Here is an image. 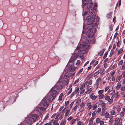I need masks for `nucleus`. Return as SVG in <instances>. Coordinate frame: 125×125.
Wrapping results in <instances>:
<instances>
[{"label": "nucleus", "mask_w": 125, "mask_h": 125, "mask_svg": "<svg viewBox=\"0 0 125 125\" xmlns=\"http://www.w3.org/2000/svg\"><path fill=\"white\" fill-rule=\"evenodd\" d=\"M89 47V45H84V44L78 45L76 49L77 50L79 49L78 51V53H76L72 55L66 67L67 68H68V70L69 71L73 72L75 71V68L73 67V62L78 57H81L82 60L83 59V55L87 52V49Z\"/></svg>", "instance_id": "1"}, {"label": "nucleus", "mask_w": 125, "mask_h": 125, "mask_svg": "<svg viewBox=\"0 0 125 125\" xmlns=\"http://www.w3.org/2000/svg\"><path fill=\"white\" fill-rule=\"evenodd\" d=\"M59 84V83H57L52 88L50 92V94H47L42 100L41 104L46 107L48 106L49 103L55 98L58 94V91L62 87L61 85Z\"/></svg>", "instance_id": "2"}, {"label": "nucleus", "mask_w": 125, "mask_h": 125, "mask_svg": "<svg viewBox=\"0 0 125 125\" xmlns=\"http://www.w3.org/2000/svg\"><path fill=\"white\" fill-rule=\"evenodd\" d=\"M39 117L37 114H30L27 116L25 121L29 125H30L36 121Z\"/></svg>", "instance_id": "3"}, {"label": "nucleus", "mask_w": 125, "mask_h": 125, "mask_svg": "<svg viewBox=\"0 0 125 125\" xmlns=\"http://www.w3.org/2000/svg\"><path fill=\"white\" fill-rule=\"evenodd\" d=\"M42 101L40 103V104L38 105V106L36 107L35 110L37 113L40 115H42L43 112L45 111L46 110V108H45L42 107V106L47 107H46L42 104H41Z\"/></svg>", "instance_id": "4"}, {"label": "nucleus", "mask_w": 125, "mask_h": 125, "mask_svg": "<svg viewBox=\"0 0 125 125\" xmlns=\"http://www.w3.org/2000/svg\"><path fill=\"white\" fill-rule=\"evenodd\" d=\"M95 17L96 15L94 14L87 17L86 18V20L88 24H90L93 23L95 20Z\"/></svg>", "instance_id": "5"}, {"label": "nucleus", "mask_w": 125, "mask_h": 125, "mask_svg": "<svg viewBox=\"0 0 125 125\" xmlns=\"http://www.w3.org/2000/svg\"><path fill=\"white\" fill-rule=\"evenodd\" d=\"M67 79L65 77L63 78L62 76L60 77L59 82L58 83H59V85H61L62 86V83H65L67 82Z\"/></svg>", "instance_id": "6"}, {"label": "nucleus", "mask_w": 125, "mask_h": 125, "mask_svg": "<svg viewBox=\"0 0 125 125\" xmlns=\"http://www.w3.org/2000/svg\"><path fill=\"white\" fill-rule=\"evenodd\" d=\"M85 31L86 32V35H88L87 36L88 37L90 36L92 37L93 36V35L92 34L93 32V31L92 29H90L89 30H87Z\"/></svg>", "instance_id": "7"}, {"label": "nucleus", "mask_w": 125, "mask_h": 125, "mask_svg": "<svg viewBox=\"0 0 125 125\" xmlns=\"http://www.w3.org/2000/svg\"><path fill=\"white\" fill-rule=\"evenodd\" d=\"M105 100L108 101L109 103H111L113 101V99L112 98L110 99V97L109 95H106L105 96Z\"/></svg>", "instance_id": "8"}, {"label": "nucleus", "mask_w": 125, "mask_h": 125, "mask_svg": "<svg viewBox=\"0 0 125 125\" xmlns=\"http://www.w3.org/2000/svg\"><path fill=\"white\" fill-rule=\"evenodd\" d=\"M70 109L68 107H67V109L65 111V113L64 114V116L66 117L70 114Z\"/></svg>", "instance_id": "9"}, {"label": "nucleus", "mask_w": 125, "mask_h": 125, "mask_svg": "<svg viewBox=\"0 0 125 125\" xmlns=\"http://www.w3.org/2000/svg\"><path fill=\"white\" fill-rule=\"evenodd\" d=\"M86 105L87 107V108L89 110H90L93 107L92 103L90 102H88L87 103Z\"/></svg>", "instance_id": "10"}, {"label": "nucleus", "mask_w": 125, "mask_h": 125, "mask_svg": "<svg viewBox=\"0 0 125 125\" xmlns=\"http://www.w3.org/2000/svg\"><path fill=\"white\" fill-rule=\"evenodd\" d=\"M92 83V80H90L89 81H87L84 83L86 85H88V84L91 85Z\"/></svg>", "instance_id": "11"}, {"label": "nucleus", "mask_w": 125, "mask_h": 125, "mask_svg": "<svg viewBox=\"0 0 125 125\" xmlns=\"http://www.w3.org/2000/svg\"><path fill=\"white\" fill-rule=\"evenodd\" d=\"M118 92L115 93L112 96L113 99L114 98H117L118 96Z\"/></svg>", "instance_id": "12"}, {"label": "nucleus", "mask_w": 125, "mask_h": 125, "mask_svg": "<svg viewBox=\"0 0 125 125\" xmlns=\"http://www.w3.org/2000/svg\"><path fill=\"white\" fill-rule=\"evenodd\" d=\"M66 123V120L65 119H63L61 121L60 125H65Z\"/></svg>", "instance_id": "13"}, {"label": "nucleus", "mask_w": 125, "mask_h": 125, "mask_svg": "<svg viewBox=\"0 0 125 125\" xmlns=\"http://www.w3.org/2000/svg\"><path fill=\"white\" fill-rule=\"evenodd\" d=\"M121 122H120V119L118 118H116L115 119L114 124L116 125V124L119 123Z\"/></svg>", "instance_id": "14"}, {"label": "nucleus", "mask_w": 125, "mask_h": 125, "mask_svg": "<svg viewBox=\"0 0 125 125\" xmlns=\"http://www.w3.org/2000/svg\"><path fill=\"white\" fill-rule=\"evenodd\" d=\"M93 75V74L92 73L90 74L88 76L86 77V79L87 80H89L91 78L92 76Z\"/></svg>", "instance_id": "15"}, {"label": "nucleus", "mask_w": 125, "mask_h": 125, "mask_svg": "<svg viewBox=\"0 0 125 125\" xmlns=\"http://www.w3.org/2000/svg\"><path fill=\"white\" fill-rule=\"evenodd\" d=\"M104 50H102V51H101L100 52H99L98 53V55H97V56L99 55H100V56H102L104 53Z\"/></svg>", "instance_id": "16"}, {"label": "nucleus", "mask_w": 125, "mask_h": 125, "mask_svg": "<svg viewBox=\"0 0 125 125\" xmlns=\"http://www.w3.org/2000/svg\"><path fill=\"white\" fill-rule=\"evenodd\" d=\"M94 118L93 117H91L89 121V124H92Z\"/></svg>", "instance_id": "17"}, {"label": "nucleus", "mask_w": 125, "mask_h": 125, "mask_svg": "<svg viewBox=\"0 0 125 125\" xmlns=\"http://www.w3.org/2000/svg\"><path fill=\"white\" fill-rule=\"evenodd\" d=\"M97 96L95 95L90 97V98L93 100H95L97 98Z\"/></svg>", "instance_id": "18"}, {"label": "nucleus", "mask_w": 125, "mask_h": 125, "mask_svg": "<svg viewBox=\"0 0 125 125\" xmlns=\"http://www.w3.org/2000/svg\"><path fill=\"white\" fill-rule=\"evenodd\" d=\"M101 81V78L99 77L96 80V83L98 84Z\"/></svg>", "instance_id": "19"}, {"label": "nucleus", "mask_w": 125, "mask_h": 125, "mask_svg": "<svg viewBox=\"0 0 125 125\" xmlns=\"http://www.w3.org/2000/svg\"><path fill=\"white\" fill-rule=\"evenodd\" d=\"M121 86V84L119 83H118L116 87V88L117 90L119 89L120 87Z\"/></svg>", "instance_id": "20"}, {"label": "nucleus", "mask_w": 125, "mask_h": 125, "mask_svg": "<svg viewBox=\"0 0 125 125\" xmlns=\"http://www.w3.org/2000/svg\"><path fill=\"white\" fill-rule=\"evenodd\" d=\"M100 70H99L97 72H96L94 74V77H95V76H97V75H98L100 73Z\"/></svg>", "instance_id": "21"}, {"label": "nucleus", "mask_w": 125, "mask_h": 125, "mask_svg": "<svg viewBox=\"0 0 125 125\" xmlns=\"http://www.w3.org/2000/svg\"><path fill=\"white\" fill-rule=\"evenodd\" d=\"M63 95V93H61L59 97L58 100L59 101H61L62 99V97Z\"/></svg>", "instance_id": "22"}, {"label": "nucleus", "mask_w": 125, "mask_h": 125, "mask_svg": "<svg viewBox=\"0 0 125 125\" xmlns=\"http://www.w3.org/2000/svg\"><path fill=\"white\" fill-rule=\"evenodd\" d=\"M122 77V75H121L118 76L117 78L116 81L117 82L119 81L121 79Z\"/></svg>", "instance_id": "23"}, {"label": "nucleus", "mask_w": 125, "mask_h": 125, "mask_svg": "<svg viewBox=\"0 0 125 125\" xmlns=\"http://www.w3.org/2000/svg\"><path fill=\"white\" fill-rule=\"evenodd\" d=\"M70 75V74H69V73H66L64 74V76L65 77H66V78H69Z\"/></svg>", "instance_id": "24"}, {"label": "nucleus", "mask_w": 125, "mask_h": 125, "mask_svg": "<svg viewBox=\"0 0 125 125\" xmlns=\"http://www.w3.org/2000/svg\"><path fill=\"white\" fill-rule=\"evenodd\" d=\"M53 125H59V124L57 122L56 120H55L52 122Z\"/></svg>", "instance_id": "25"}, {"label": "nucleus", "mask_w": 125, "mask_h": 125, "mask_svg": "<svg viewBox=\"0 0 125 125\" xmlns=\"http://www.w3.org/2000/svg\"><path fill=\"white\" fill-rule=\"evenodd\" d=\"M104 116L106 118H108L109 117V115L107 113H106L104 114Z\"/></svg>", "instance_id": "26"}, {"label": "nucleus", "mask_w": 125, "mask_h": 125, "mask_svg": "<svg viewBox=\"0 0 125 125\" xmlns=\"http://www.w3.org/2000/svg\"><path fill=\"white\" fill-rule=\"evenodd\" d=\"M104 90H100L98 91V93L99 95L102 94L103 93Z\"/></svg>", "instance_id": "27"}, {"label": "nucleus", "mask_w": 125, "mask_h": 125, "mask_svg": "<svg viewBox=\"0 0 125 125\" xmlns=\"http://www.w3.org/2000/svg\"><path fill=\"white\" fill-rule=\"evenodd\" d=\"M85 85H85L84 83L83 84H82L81 86L80 89V90L83 89L85 87Z\"/></svg>", "instance_id": "28"}, {"label": "nucleus", "mask_w": 125, "mask_h": 125, "mask_svg": "<svg viewBox=\"0 0 125 125\" xmlns=\"http://www.w3.org/2000/svg\"><path fill=\"white\" fill-rule=\"evenodd\" d=\"M115 71H113L112 72V73H110V76H114V75H115Z\"/></svg>", "instance_id": "29"}, {"label": "nucleus", "mask_w": 125, "mask_h": 125, "mask_svg": "<svg viewBox=\"0 0 125 125\" xmlns=\"http://www.w3.org/2000/svg\"><path fill=\"white\" fill-rule=\"evenodd\" d=\"M115 112L114 110H113L111 111V114L112 115H115Z\"/></svg>", "instance_id": "30"}, {"label": "nucleus", "mask_w": 125, "mask_h": 125, "mask_svg": "<svg viewBox=\"0 0 125 125\" xmlns=\"http://www.w3.org/2000/svg\"><path fill=\"white\" fill-rule=\"evenodd\" d=\"M121 107L120 106H118L117 107L116 109L118 112H120L121 111Z\"/></svg>", "instance_id": "31"}, {"label": "nucleus", "mask_w": 125, "mask_h": 125, "mask_svg": "<svg viewBox=\"0 0 125 125\" xmlns=\"http://www.w3.org/2000/svg\"><path fill=\"white\" fill-rule=\"evenodd\" d=\"M79 88H77L76 89L75 91L74 92V93H75V94H77L79 93Z\"/></svg>", "instance_id": "32"}, {"label": "nucleus", "mask_w": 125, "mask_h": 125, "mask_svg": "<svg viewBox=\"0 0 125 125\" xmlns=\"http://www.w3.org/2000/svg\"><path fill=\"white\" fill-rule=\"evenodd\" d=\"M123 51V49L121 48L120 49L118 52V54H120Z\"/></svg>", "instance_id": "33"}, {"label": "nucleus", "mask_w": 125, "mask_h": 125, "mask_svg": "<svg viewBox=\"0 0 125 125\" xmlns=\"http://www.w3.org/2000/svg\"><path fill=\"white\" fill-rule=\"evenodd\" d=\"M85 103H83V102H82L81 103V104L80 105V106L81 108H83V106H84L85 105Z\"/></svg>", "instance_id": "34"}, {"label": "nucleus", "mask_w": 125, "mask_h": 125, "mask_svg": "<svg viewBox=\"0 0 125 125\" xmlns=\"http://www.w3.org/2000/svg\"><path fill=\"white\" fill-rule=\"evenodd\" d=\"M93 89L92 88H91L89 89L87 91V93L88 94L90 93L92 91Z\"/></svg>", "instance_id": "35"}, {"label": "nucleus", "mask_w": 125, "mask_h": 125, "mask_svg": "<svg viewBox=\"0 0 125 125\" xmlns=\"http://www.w3.org/2000/svg\"><path fill=\"white\" fill-rule=\"evenodd\" d=\"M77 124L78 125H83V123L81 121H80L77 122Z\"/></svg>", "instance_id": "36"}, {"label": "nucleus", "mask_w": 125, "mask_h": 125, "mask_svg": "<svg viewBox=\"0 0 125 125\" xmlns=\"http://www.w3.org/2000/svg\"><path fill=\"white\" fill-rule=\"evenodd\" d=\"M107 17L108 18H111V13H110L108 14L107 15Z\"/></svg>", "instance_id": "37"}, {"label": "nucleus", "mask_w": 125, "mask_h": 125, "mask_svg": "<svg viewBox=\"0 0 125 125\" xmlns=\"http://www.w3.org/2000/svg\"><path fill=\"white\" fill-rule=\"evenodd\" d=\"M52 120H51L49 123H46L44 125H51V122H52Z\"/></svg>", "instance_id": "38"}, {"label": "nucleus", "mask_w": 125, "mask_h": 125, "mask_svg": "<svg viewBox=\"0 0 125 125\" xmlns=\"http://www.w3.org/2000/svg\"><path fill=\"white\" fill-rule=\"evenodd\" d=\"M80 61L79 60H78L77 61V62L76 64V65L77 66L78 65L80 64Z\"/></svg>", "instance_id": "39"}, {"label": "nucleus", "mask_w": 125, "mask_h": 125, "mask_svg": "<svg viewBox=\"0 0 125 125\" xmlns=\"http://www.w3.org/2000/svg\"><path fill=\"white\" fill-rule=\"evenodd\" d=\"M104 96V94H101L100 95L99 97V99H101L103 98Z\"/></svg>", "instance_id": "40"}, {"label": "nucleus", "mask_w": 125, "mask_h": 125, "mask_svg": "<svg viewBox=\"0 0 125 125\" xmlns=\"http://www.w3.org/2000/svg\"><path fill=\"white\" fill-rule=\"evenodd\" d=\"M93 110H95L96 108L97 107V105L96 104H94L93 106Z\"/></svg>", "instance_id": "41"}, {"label": "nucleus", "mask_w": 125, "mask_h": 125, "mask_svg": "<svg viewBox=\"0 0 125 125\" xmlns=\"http://www.w3.org/2000/svg\"><path fill=\"white\" fill-rule=\"evenodd\" d=\"M123 62V61L122 60L120 61L119 62L118 64L119 65H121Z\"/></svg>", "instance_id": "42"}, {"label": "nucleus", "mask_w": 125, "mask_h": 125, "mask_svg": "<svg viewBox=\"0 0 125 125\" xmlns=\"http://www.w3.org/2000/svg\"><path fill=\"white\" fill-rule=\"evenodd\" d=\"M96 114V112L95 111H94L92 114V116L93 117L95 116Z\"/></svg>", "instance_id": "43"}, {"label": "nucleus", "mask_w": 125, "mask_h": 125, "mask_svg": "<svg viewBox=\"0 0 125 125\" xmlns=\"http://www.w3.org/2000/svg\"><path fill=\"white\" fill-rule=\"evenodd\" d=\"M81 102V99H78L77 100V101H76V103L77 104H79Z\"/></svg>", "instance_id": "44"}, {"label": "nucleus", "mask_w": 125, "mask_h": 125, "mask_svg": "<svg viewBox=\"0 0 125 125\" xmlns=\"http://www.w3.org/2000/svg\"><path fill=\"white\" fill-rule=\"evenodd\" d=\"M81 90L80 92V94H83L84 91H85V90L84 89H81Z\"/></svg>", "instance_id": "45"}, {"label": "nucleus", "mask_w": 125, "mask_h": 125, "mask_svg": "<svg viewBox=\"0 0 125 125\" xmlns=\"http://www.w3.org/2000/svg\"><path fill=\"white\" fill-rule=\"evenodd\" d=\"M76 120V119H75L72 120L71 122V123L72 124H73L75 123Z\"/></svg>", "instance_id": "46"}, {"label": "nucleus", "mask_w": 125, "mask_h": 125, "mask_svg": "<svg viewBox=\"0 0 125 125\" xmlns=\"http://www.w3.org/2000/svg\"><path fill=\"white\" fill-rule=\"evenodd\" d=\"M124 112H121L120 113V115L121 116L123 117L124 115Z\"/></svg>", "instance_id": "47"}, {"label": "nucleus", "mask_w": 125, "mask_h": 125, "mask_svg": "<svg viewBox=\"0 0 125 125\" xmlns=\"http://www.w3.org/2000/svg\"><path fill=\"white\" fill-rule=\"evenodd\" d=\"M121 90L122 91H125V87L124 86L122 87L121 88Z\"/></svg>", "instance_id": "48"}, {"label": "nucleus", "mask_w": 125, "mask_h": 125, "mask_svg": "<svg viewBox=\"0 0 125 125\" xmlns=\"http://www.w3.org/2000/svg\"><path fill=\"white\" fill-rule=\"evenodd\" d=\"M100 119L99 118H97L96 119V122L97 123H100Z\"/></svg>", "instance_id": "49"}, {"label": "nucleus", "mask_w": 125, "mask_h": 125, "mask_svg": "<svg viewBox=\"0 0 125 125\" xmlns=\"http://www.w3.org/2000/svg\"><path fill=\"white\" fill-rule=\"evenodd\" d=\"M75 94V93L74 92H73L71 94L70 96V97L71 98H72L73 96L74 95V94Z\"/></svg>", "instance_id": "50"}, {"label": "nucleus", "mask_w": 125, "mask_h": 125, "mask_svg": "<svg viewBox=\"0 0 125 125\" xmlns=\"http://www.w3.org/2000/svg\"><path fill=\"white\" fill-rule=\"evenodd\" d=\"M101 108L99 107L98 108L97 110V112L98 113H99L101 111Z\"/></svg>", "instance_id": "51"}, {"label": "nucleus", "mask_w": 125, "mask_h": 125, "mask_svg": "<svg viewBox=\"0 0 125 125\" xmlns=\"http://www.w3.org/2000/svg\"><path fill=\"white\" fill-rule=\"evenodd\" d=\"M69 102L68 101H67L65 103L64 105L65 106H67L69 104Z\"/></svg>", "instance_id": "52"}, {"label": "nucleus", "mask_w": 125, "mask_h": 125, "mask_svg": "<svg viewBox=\"0 0 125 125\" xmlns=\"http://www.w3.org/2000/svg\"><path fill=\"white\" fill-rule=\"evenodd\" d=\"M121 44L120 42L118 41L117 43V46L118 47H119L120 46Z\"/></svg>", "instance_id": "53"}, {"label": "nucleus", "mask_w": 125, "mask_h": 125, "mask_svg": "<svg viewBox=\"0 0 125 125\" xmlns=\"http://www.w3.org/2000/svg\"><path fill=\"white\" fill-rule=\"evenodd\" d=\"M83 68H82L80 69L78 72V73H82L83 71Z\"/></svg>", "instance_id": "54"}, {"label": "nucleus", "mask_w": 125, "mask_h": 125, "mask_svg": "<svg viewBox=\"0 0 125 125\" xmlns=\"http://www.w3.org/2000/svg\"><path fill=\"white\" fill-rule=\"evenodd\" d=\"M99 123L100 125H103L104 124V121H100Z\"/></svg>", "instance_id": "55"}, {"label": "nucleus", "mask_w": 125, "mask_h": 125, "mask_svg": "<svg viewBox=\"0 0 125 125\" xmlns=\"http://www.w3.org/2000/svg\"><path fill=\"white\" fill-rule=\"evenodd\" d=\"M77 107L78 106L77 105H76L73 108V110L74 111H76L77 108Z\"/></svg>", "instance_id": "56"}, {"label": "nucleus", "mask_w": 125, "mask_h": 125, "mask_svg": "<svg viewBox=\"0 0 125 125\" xmlns=\"http://www.w3.org/2000/svg\"><path fill=\"white\" fill-rule=\"evenodd\" d=\"M89 13V10H88L87 11H86L83 13V16H85L87 13Z\"/></svg>", "instance_id": "57"}, {"label": "nucleus", "mask_w": 125, "mask_h": 125, "mask_svg": "<svg viewBox=\"0 0 125 125\" xmlns=\"http://www.w3.org/2000/svg\"><path fill=\"white\" fill-rule=\"evenodd\" d=\"M113 121V119H111L109 121L110 124H112Z\"/></svg>", "instance_id": "58"}, {"label": "nucleus", "mask_w": 125, "mask_h": 125, "mask_svg": "<svg viewBox=\"0 0 125 125\" xmlns=\"http://www.w3.org/2000/svg\"><path fill=\"white\" fill-rule=\"evenodd\" d=\"M73 117L72 116H70V117H68L67 119V120L68 121H70L72 119Z\"/></svg>", "instance_id": "59"}, {"label": "nucleus", "mask_w": 125, "mask_h": 125, "mask_svg": "<svg viewBox=\"0 0 125 125\" xmlns=\"http://www.w3.org/2000/svg\"><path fill=\"white\" fill-rule=\"evenodd\" d=\"M101 105L102 107H104L105 105V103H102Z\"/></svg>", "instance_id": "60"}, {"label": "nucleus", "mask_w": 125, "mask_h": 125, "mask_svg": "<svg viewBox=\"0 0 125 125\" xmlns=\"http://www.w3.org/2000/svg\"><path fill=\"white\" fill-rule=\"evenodd\" d=\"M109 86H107L104 89V91L105 92H106L109 89Z\"/></svg>", "instance_id": "61"}, {"label": "nucleus", "mask_w": 125, "mask_h": 125, "mask_svg": "<svg viewBox=\"0 0 125 125\" xmlns=\"http://www.w3.org/2000/svg\"><path fill=\"white\" fill-rule=\"evenodd\" d=\"M73 104H74V102H72L71 103V104H70V106H69L70 107V108H71L72 107Z\"/></svg>", "instance_id": "62"}, {"label": "nucleus", "mask_w": 125, "mask_h": 125, "mask_svg": "<svg viewBox=\"0 0 125 125\" xmlns=\"http://www.w3.org/2000/svg\"><path fill=\"white\" fill-rule=\"evenodd\" d=\"M106 107H104L102 108V111H105L106 110Z\"/></svg>", "instance_id": "63"}, {"label": "nucleus", "mask_w": 125, "mask_h": 125, "mask_svg": "<svg viewBox=\"0 0 125 125\" xmlns=\"http://www.w3.org/2000/svg\"><path fill=\"white\" fill-rule=\"evenodd\" d=\"M103 101L102 100H100L98 102L99 104H102V103H103Z\"/></svg>", "instance_id": "64"}]
</instances>
